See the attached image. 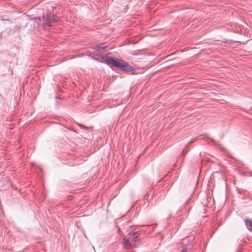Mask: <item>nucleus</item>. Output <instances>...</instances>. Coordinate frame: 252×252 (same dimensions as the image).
Returning a JSON list of instances; mask_svg holds the SVG:
<instances>
[{"instance_id":"423d86ee","label":"nucleus","mask_w":252,"mask_h":252,"mask_svg":"<svg viewBox=\"0 0 252 252\" xmlns=\"http://www.w3.org/2000/svg\"><path fill=\"white\" fill-rule=\"evenodd\" d=\"M197 139V137L195 138H194V139L193 140L190 141V143H191L193 142H194L195 140H196Z\"/></svg>"},{"instance_id":"1a4fd4ad","label":"nucleus","mask_w":252,"mask_h":252,"mask_svg":"<svg viewBox=\"0 0 252 252\" xmlns=\"http://www.w3.org/2000/svg\"><path fill=\"white\" fill-rule=\"evenodd\" d=\"M187 152V150L185 149H184L183 151V152L184 153V152Z\"/></svg>"},{"instance_id":"7ed1b4c3","label":"nucleus","mask_w":252,"mask_h":252,"mask_svg":"<svg viewBox=\"0 0 252 252\" xmlns=\"http://www.w3.org/2000/svg\"><path fill=\"white\" fill-rule=\"evenodd\" d=\"M56 21L54 16L51 13H47L46 15V22L43 23L44 29H46L51 26V24Z\"/></svg>"},{"instance_id":"f257e3e1","label":"nucleus","mask_w":252,"mask_h":252,"mask_svg":"<svg viewBox=\"0 0 252 252\" xmlns=\"http://www.w3.org/2000/svg\"><path fill=\"white\" fill-rule=\"evenodd\" d=\"M104 59L107 64L110 66H114L120 68L122 70H124L126 72H131L133 74L137 73L136 68H133L132 66L128 64L122 60L118 59L117 58H113L112 57H108L107 56L104 57Z\"/></svg>"},{"instance_id":"39448f33","label":"nucleus","mask_w":252,"mask_h":252,"mask_svg":"<svg viewBox=\"0 0 252 252\" xmlns=\"http://www.w3.org/2000/svg\"><path fill=\"white\" fill-rule=\"evenodd\" d=\"M245 222L248 229L252 231V219H246Z\"/></svg>"},{"instance_id":"f03ea898","label":"nucleus","mask_w":252,"mask_h":252,"mask_svg":"<svg viewBox=\"0 0 252 252\" xmlns=\"http://www.w3.org/2000/svg\"><path fill=\"white\" fill-rule=\"evenodd\" d=\"M138 240L137 232L131 231L128 234V237H124L123 244L126 249H130L136 245Z\"/></svg>"},{"instance_id":"20e7f679","label":"nucleus","mask_w":252,"mask_h":252,"mask_svg":"<svg viewBox=\"0 0 252 252\" xmlns=\"http://www.w3.org/2000/svg\"><path fill=\"white\" fill-rule=\"evenodd\" d=\"M107 46L104 45L103 44H101L96 46V50L97 51L98 53H100L101 52L106 51L105 48Z\"/></svg>"},{"instance_id":"0eeeda50","label":"nucleus","mask_w":252,"mask_h":252,"mask_svg":"<svg viewBox=\"0 0 252 252\" xmlns=\"http://www.w3.org/2000/svg\"><path fill=\"white\" fill-rule=\"evenodd\" d=\"M182 252H187V250L186 249H183L182 251Z\"/></svg>"},{"instance_id":"6e6552de","label":"nucleus","mask_w":252,"mask_h":252,"mask_svg":"<svg viewBox=\"0 0 252 252\" xmlns=\"http://www.w3.org/2000/svg\"><path fill=\"white\" fill-rule=\"evenodd\" d=\"M79 126H80V127H84V126H83V125H81V124H79Z\"/></svg>"}]
</instances>
